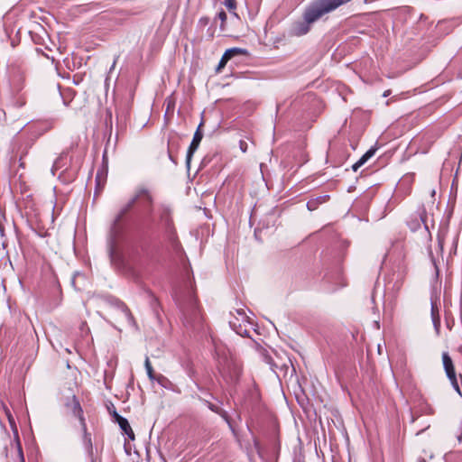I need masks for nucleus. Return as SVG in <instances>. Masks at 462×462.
Returning <instances> with one entry per match:
<instances>
[{
    "instance_id": "1",
    "label": "nucleus",
    "mask_w": 462,
    "mask_h": 462,
    "mask_svg": "<svg viewBox=\"0 0 462 462\" xmlns=\"http://www.w3.org/2000/svg\"><path fill=\"white\" fill-rule=\"evenodd\" d=\"M140 201L144 208L151 207L152 204V197L150 194L149 190L144 188H140L135 191V194L128 200L126 204H125L118 213L116 214L111 229H110V236L108 241V253L109 257L114 264H121L122 263V256L117 250V237L122 232L121 221L127 215V213L133 208L134 204Z\"/></svg>"
},
{
    "instance_id": "2",
    "label": "nucleus",
    "mask_w": 462,
    "mask_h": 462,
    "mask_svg": "<svg viewBox=\"0 0 462 462\" xmlns=\"http://www.w3.org/2000/svg\"><path fill=\"white\" fill-rule=\"evenodd\" d=\"M176 301L182 313L183 323L186 327H195L200 324L201 313L193 292H189L185 297L176 296Z\"/></svg>"
},
{
    "instance_id": "3",
    "label": "nucleus",
    "mask_w": 462,
    "mask_h": 462,
    "mask_svg": "<svg viewBox=\"0 0 462 462\" xmlns=\"http://www.w3.org/2000/svg\"><path fill=\"white\" fill-rule=\"evenodd\" d=\"M63 406L65 409V412L67 414H70L79 419L81 428H85V418L83 414V410L80 405L79 399L75 394L71 396H68L64 399Z\"/></svg>"
},
{
    "instance_id": "4",
    "label": "nucleus",
    "mask_w": 462,
    "mask_h": 462,
    "mask_svg": "<svg viewBox=\"0 0 462 462\" xmlns=\"http://www.w3.org/2000/svg\"><path fill=\"white\" fill-rule=\"evenodd\" d=\"M442 362L448 378L449 379L453 388L456 392L461 395L460 388L458 385L455 367L451 357L448 352L442 353Z\"/></svg>"
},
{
    "instance_id": "5",
    "label": "nucleus",
    "mask_w": 462,
    "mask_h": 462,
    "mask_svg": "<svg viewBox=\"0 0 462 462\" xmlns=\"http://www.w3.org/2000/svg\"><path fill=\"white\" fill-rule=\"evenodd\" d=\"M219 372L226 383H235L240 377L241 368L235 363H227L219 368Z\"/></svg>"
},
{
    "instance_id": "6",
    "label": "nucleus",
    "mask_w": 462,
    "mask_h": 462,
    "mask_svg": "<svg viewBox=\"0 0 462 462\" xmlns=\"http://www.w3.org/2000/svg\"><path fill=\"white\" fill-rule=\"evenodd\" d=\"M428 216L424 207L420 208L417 212L411 217V219L407 222L409 227L412 231H416L420 227L421 225L424 226L426 230H429V226L427 223Z\"/></svg>"
},
{
    "instance_id": "7",
    "label": "nucleus",
    "mask_w": 462,
    "mask_h": 462,
    "mask_svg": "<svg viewBox=\"0 0 462 462\" xmlns=\"http://www.w3.org/2000/svg\"><path fill=\"white\" fill-rule=\"evenodd\" d=\"M203 125V120L200 122V124L199 125L194 135H193V139L191 141V143L188 149V152H187V155H186V164H187V167L189 168V165H190V162H191V158L194 154V152L197 151V149L199 148V143L203 138V133L201 131V127Z\"/></svg>"
},
{
    "instance_id": "8",
    "label": "nucleus",
    "mask_w": 462,
    "mask_h": 462,
    "mask_svg": "<svg viewBox=\"0 0 462 462\" xmlns=\"http://www.w3.org/2000/svg\"><path fill=\"white\" fill-rule=\"evenodd\" d=\"M158 214L160 222L166 227L170 228L171 226V210L166 205H160L158 208Z\"/></svg>"
},
{
    "instance_id": "9",
    "label": "nucleus",
    "mask_w": 462,
    "mask_h": 462,
    "mask_svg": "<svg viewBox=\"0 0 462 462\" xmlns=\"http://www.w3.org/2000/svg\"><path fill=\"white\" fill-rule=\"evenodd\" d=\"M330 197L329 195L328 194H325V195H321V196H318L316 198H312L310 199L308 202H307V208L310 210V211H314L316 210L320 205L328 202L329 200Z\"/></svg>"
},
{
    "instance_id": "10",
    "label": "nucleus",
    "mask_w": 462,
    "mask_h": 462,
    "mask_svg": "<svg viewBox=\"0 0 462 462\" xmlns=\"http://www.w3.org/2000/svg\"><path fill=\"white\" fill-rule=\"evenodd\" d=\"M431 319L436 331L439 333L440 328V316L439 307L436 300L431 298V310H430Z\"/></svg>"
},
{
    "instance_id": "11",
    "label": "nucleus",
    "mask_w": 462,
    "mask_h": 462,
    "mask_svg": "<svg viewBox=\"0 0 462 462\" xmlns=\"http://www.w3.org/2000/svg\"><path fill=\"white\" fill-rule=\"evenodd\" d=\"M83 430V444L84 447L88 453L89 457H91L92 462H95L93 459V446H92V439L91 435L87 431V424L85 423V428H82Z\"/></svg>"
},
{
    "instance_id": "12",
    "label": "nucleus",
    "mask_w": 462,
    "mask_h": 462,
    "mask_svg": "<svg viewBox=\"0 0 462 462\" xmlns=\"http://www.w3.org/2000/svg\"><path fill=\"white\" fill-rule=\"evenodd\" d=\"M116 306L122 311L128 324L131 326H135V320L129 308L122 301H117Z\"/></svg>"
},
{
    "instance_id": "13",
    "label": "nucleus",
    "mask_w": 462,
    "mask_h": 462,
    "mask_svg": "<svg viewBox=\"0 0 462 462\" xmlns=\"http://www.w3.org/2000/svg\"><path fill=\"white\" fill-rule=\"evenodd\" d=\"M117 423H118L120 429L122 430V431L125 434H126L129 439H134V431H133L132 428L130 427V424H129L127 419H125L124 417H119Z\"/></svg>"
},
{
    "instance_id": "14",
    "label": "nucleus",
    "mask_w": 462,
    "mask_h": 462,
    "mask_svg": "<svg viewBox=\"0 0 462 462\" xmlns=\"http://www.w3.org/2000/svg\"><path fill=\"white\" fill-rule=\"evenodd\" d=\"M229 325L237 335L241 337H249L248 330L245 328L244 325L238 323L237 319H236V320H229Z\"/></svg>"
},
{
    "instance_id": "15",
    "label": "nucleus",
    "mask_w": 462,
    "mask_h": 462,
    "mask_svg": "<svg viewBox=\"0 0 462 462\" xmlns=\"http://www.w3.org/2000/svg\"><path fill=\"white\" fill-rule=\"evenodd\" d=\"M245 51L240 48H231L225 51L221 59L227 62L235 55L242 54Z\"/></svg>"
},
{
    "instance_id": "16",
    "label": "nucleus",
    "mask_w": 462,
    "mask_h": 462,
    "mask_svg": "<svg viewBox=\"0 0 462 462\" xmlns=\"http://www.w3.org/2000/svg\"><path fill=\"white\" fill-rule=\"evenodd\" d=\"M144 366L146 369L147 375L151 381H154L156 378V374H154L153 368L151 365L150 359L148 356L145 357Z\"/></svg>"
},
{
    "instance_id": "17",
    "label": "nucleus",
    "mask_w": 462,
    "mask_h": 462,
    "mask_svg": "<svg viewBox=\"0 0 462 462\" xmlns=\"http://www.w3.org/2000/svg\"><path fill=\"white\" fill-rule=\"evenodd\" d=\"M154 381H156L161 386L166 389L170 388L171 385V382L163 374H158Z\"/></svg>"
},
{
    "instance_id": "18",
    "label": "nucleus",
    "mask_w": 462,
    "mask_h": 462,
    "mask_svg": "<svg viewBox=\"0 0 462 462\" xmlns=\"http://www.w3.org/2000/svg\"><path fill=\"white\" fill-rule=\"evenodd\" d=\"M376 152L375 148H370L359 160V163L364 165L371 157L374 155Z\"/></svg>"
},
{
    "instance_id": "19",
    "label": "nucleus",
    "mask_w": 462,
    "mask_h": 462,
    "mask_svg": "<svg viewBox=\"0 0 462 462\" xmlns=\"http://www.w3.org/2000/svg\"><path fill=\"white\" fill-rule=\"evenodd\" d=\"M376 152L375 148H370L359 160V163L364 165L371 157L374 155Z\"/></svg>"
},
{
    "instance_id": "20",
    "label": "nucleus",
    "mask_w": 462,
    "mask_h": 462,
    "mask_svg": "<svg viewBox=\"0 0 462 462\" xmlns=\"http://www.w3.org/2000/svg\"><path fill=\"white\" fill-rule=\"evenodd\" d=\"M217 17L221 21L220 29L224 31L226 21V14L225 13V11L221 10L217 14Z\"/></svg>"
},
{
    "instance_id": "21",
    "label": "nucleus",
    "mask_w": 462,
    "mask_h": 462,
    "mask_svg": "<svg viewBox=\"0 0 462 462\" xmlns=\"http://www.w3.org/2000/svg\"><path fill=\"white\" fill-rule=\"evenodd\" d=\"M224 5L230 12L235 11L236 8V0H225Z\"/></svg>"
},
{
    "instance_id": "22",
    "label": "nucleus",
    "mask_w": 462,
    "mask_h": 462,
    "mask_svg": "<svg viewBox=\"0 0 462 462\" xmlns=\"http://www.w3.org/2000/svg\"><path fill=\"white\" fill-rule=\"evenodd\" d=\"M205 403L207 404L208 408L210 411H214V412H216V413H217V414H218V413H220V410H221V409H220L219 407H217V405H215V404L211 403V402H208V401H205Z\"/></svg>"
},
{
    "instance_id": "23",
    "label": "nucleus",
    "mask_w": 462,
    "mask_h": 462,
    "mask_svg": "<svg viewBox=\"0 0 462 462\" xmlns=\"http://www.w3.org/2000/svg\"><path fill=\"white\" fill-rule=\"evenodd\" d=\"M62 160V157H59L53 163L51 168V172L53 175H55V171L60 168V162Z\"/></svg>"
},
{
    "instance_id": "24",
    "label": "nucleus",
    "mask_w": 462,
    "mask_h": 462,
    "mask_svg": "<svg viewBox=\"0 0 462 462\" xmlns=\"http://www.w3.org/2000/svg\"><path fill=\"white\" fill-rule=\"evenodd\" d=\"M456 437L458 440V442L462 441V420L459 422L457 431H456Z\"/></svg>"
},
{
    "instance_id": "25",
    "label": "nucleus",
    "mask_w": 462,
    "mask_h": 462,
    "mask_svg": "<svg viewBox=\"0 0 462 462\" xmlns=\"http://www.w3.org/2000/svg\"><path fill=\"white\" fill-rule=\"evenodd\" d=\"M263 358L266 364L270 365L271 366L274 365L273 363V358L267 353H263Z\"/></svg>"
},
{
    "instance_id": "26",
    "label": "nucleus",
    "mask_w": 462,
    "mask_h": 462,
    "mask_svg": "<svg viewBox=\"0 0 462 462\" xmlns=\"http://www.w3.org/2000/svg\"><path fill=\"white\" fill-rule=\"evenodd\" d=\"M239 148L243 152H246L247 148H248L247 143L244 140H240Z\"/></svg>"
},
{
    "instance_id": "27",
    "label": "nucleus",
    "mask_w": 462,
    "mask_h": 462,
    "mask_svg": "<svg viewBox=\"0 0 462 462\" xmlns=\"http://www.w3.org/2000/svg\"><path fill=\"white\" fill-rule=\"evenodd\" d=\"M430 255L431 262H432V263L434 265V268H435V271H436V275L438 276L439 273V267L437 265V263H436V260H435V258H434V256L432 254V252H430Z\"/></svg>"
},
{
    "instance_id": "28",
    "label": "nucleus",
    "mask_w": 462,
    "mask_h": 462,
    "mask_svg": "<svg viewBox=\"0 0 462 462\" xmlns=\"http://www.w3.org/2000/svg\"><path fill=\"white\" fill-rule=\"evenodd\" d=\"M199 24L206 26L209 23V18L208 17H201L199 19Z\"/></svg>"
},
{
    "instance_id": "29",
    "label": "nucleus",
    "mask_w": 462,
    "mask_h": 462,
    "mask_svg": "<svg viewBox=\"0 0 462 462\" xmlns=\"http://www.w3.org/2000/svg\"><path fill=\"white\" fill-rule=\"evenodd\" d=\"M438 244H439V250L442 252L443 248H444V240H443V238L439 236L438 237Z\"/></svg>"
},
{
    "instance_id": "30",
    "label": "nucleus",
    "mask_w": 462,
    "mask_h": 462,
    "mask_svg": "<svg viewBox=\"0 0 462 462\" xmlns=\"http://www.w3.org/2000/svg\"><path fill=\"white\" fill-rule=\"evenodd\" d=\"M227 62L225 61L224 60H220L218 65H217V70L219 71L222 68H224L226 66Z\"/></svg>"
},
{
    "instance_id": "31",
    "label": "nucleus",
    "mask_w": 462,
    "mask_h": 462,
    "mask_svg": "<svg viewBox=\"0 0 462 462\" xmlns=\"http://www.w3.org/2000/svg\"><path fill=\"white\" fill-rule=\"evenodd\" d=\"M226 421L228 422V415L226 411L220 410V413H218Z\"/></svg>"
},
{
    "instance_id": "32",
    "label": "nucleus",
    "mask_w": 462,
    "mask_h": 462,
    "mask_svg": "<svg viewBox=\"0 0 462 462\" xmlns=\"http://www.w3.org/2000/svg\"><path fill=\"white\" fill-rule=\"evenodd\" d=\"M361 166H362V164L359 163V162L357 161L356 163L353 164L352 170L354 171H356Z\"/></svg>"
},
{
    "instance_id": "33",
    "label": "nucleus",
    "mask_w": 462,
    "mask_h": 462,
    "mask_svg": "<svg viewBox=\"0 0 462 462\" xmlns=\"http://www.w3.org/2000/svg\"><path fill=\"white\" fill-rule=\"evenodd\" d=\"M112 416H113V418L115 419V421H116V422H118V419H119V417H122L120 414H118V413L116 412V410H114V411H113V413H112Z\"/></svg>"
},
{
    "instance_id": "34",
    "label": "nucleus",
    "mask_w": 462,
    "mask_h": 462,
    "mask_svg": "<svg viewBox=\"0 0 462 462\" xmlns=\"http://www.w3.org/2000/svg\"><path fill=\"white\" fill-rule=\"evenodd\" d=\"M236 312L238 315L242 316L243 319H245V312L243 310H237Z\"/></svg>"
},
{
    "instance_id": "35",
    "label": "nucleus",
    "mask_w": 462,
    "mask_h": 462,
    "mask_svg": "<svg viewBox=\"0 0 462 462\" xmlns=\"http://www.w3.org/2000/svg\"><path fill=\"white\" fill-rule=\"evenodd\" d=\"M390 94H391V90H386V91H384L383 96V97H388Z\"/></svg>"
}]
</instances>
